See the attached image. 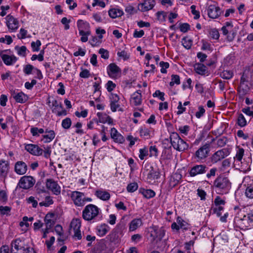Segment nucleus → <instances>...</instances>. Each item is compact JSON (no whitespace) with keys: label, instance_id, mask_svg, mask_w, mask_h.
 Masks as SVG:
<instances>
[{"label":"nucleus","instance_id":"obj_2","mask_svg":"<svg viewBox=\"0 0 253 253\" xmlns=\"http://www.w3.org/2000/svg\"><path fill=\"white\" fill-rule=\"evenodd\" d=\"M100 209L95 205L89 204L85 207L82 212L83 219L87 221L95 220L99 215Z\"/></svg>","mask_w":253,"mask_h":253},{"label":"nucleus","instance_id":"obj_46","mask_svg":"<svg viewBox=\"0 0 253 253\" xmlns=\"http://www.w3.org/2000/svg\"><path fill=\"white\" fill-rule=\"evenodd\" d=\"M41 42L40 40H38L36 42H31V47L33 51H38L40 50V47L41 45Z\"/></svg>","mask_w":253,"mask_h":253},{"label":"nucleus","instance_id":"obj_35","mask_svg":"<svg viewBox=\"0 0 253 253\" xmlns=\"http://www.w3.org/2000/svg\"><path fill=\"white\" fill-rule=\"evenodd\" d=\"M81 226V221L79 218L73 219L71 223L70 227L73 231L78 230L80 229Z\"/></svg>","mask_w":253,"mask_h":253},{"label":"nucleus","instance_id":"obj_23","mask_svg":"<svg viewBox=\"0 0 253 253\" xmlns=\"http://www.w3.org/2000/svg\"><path fill=\"white\" fill-rule=\"evenodd\" d=\"M95 195L102 201H108L110 198V194L106 191L97 190L95 191Z\"/></svg>","mask_w":253,"mask_h":253},{"label":"nucleus","instance_id":"obj_24","mask_svg":"<svg viewBox=\"0 0 253 253\" xmlns=\"http://www.w3.org/2000/svg\"><path fill=\"white\" fill-rule=\"evenodd\" d=\"M23 245V242L20 239H16L12 241L11 244V252L13 253H16L14 252V249L17 252L19 251L20 249L24 247Z\"/></svg>","mask_w":253,"mask_h":253},{"label":"nucleus","instance_id":"obj_29","mask_svg":"<svg viewBox=\"0 0 253 253\" xmlns=\"http://www.w3.org/2000/svg\"><path fill=\"white\" fill-rule=\"evenodd\" d=\"M109 230L110 227L108 225L105 224H101L96 227L97 234L100 236H103L105 235Z\"/></svg>","mask_w":253,"mask_h":253},{"label":"nucleus","instance_id":"obj_57","mask_svg":"<svg viewBox=\"0 0 253 253\" xmlns=\"http://www.w3.org/2000/svg\"><path fill=\"white\" fill-rule=\"evenodd\" d=\"M18 253H36L33 248L25 247L17 252Z\"/></svg>","mask_w":253,"mask_h":253},{"label":"nucleus","instance_id":"obj_18","mask_svg":"<svg viewBox=\"0 0 253 253\" xmlns=\"http://www.w3.org/2000/svg\"><path fill=\"white\" fill-rule=\"evenodd\" d=\"M253 81V72L250 69L245 70L241 77L240 84H243L245 82L251 83Z\"/></svg>","mask_w":253,"mask_h":253},{"label":"nucleus","instance_id":"obj_61","mask_svg":"<svg viewBox=\"0 0 253 253\" xmlns=\"http://www.w3.org/2000/svg\"><path fill=\"white\" fill-rule=\"evenodd\" d=\"M160 65L161 67V72L163 74L166 73V69L169 67V63L162 61L160 63Z\"/></svg>","mask_w":253,"mask_h":253},{"label":"nucleus","instance_id":"obj_1","mask_svg":"<svg viewBox=\"0 0 253 253\" xmlns=\"http://www.w3.org/2000/svg\"><path fill=\"white\" fill-rule=\"evenodd\" d=\"M213 186L215 192L222 195L228 193L231 188V182L227 177L219 176L214 181Z\"/></svg>","mask_w":253,"mask_h":253},{"label":"nucleus","instance_id":"obj_53","mask_svg":"<svg viewBox=\"0 0 253 253\" xmlns=\"http://www.w3.org/2000/svg\"><path fill=\"white\" fill-rule=\"evenodd\" d=\"M190 8L191 9V13L194 16V18L195 19H198L200 18V12L196 10V6L192 5L191 6Z\"/></svg>","mask_w":253,"mask_h":253},{"label":"nucleus","instance_id":"obj_16","mask_svg":"<svg viewBox=\"0 0 253 253\" xmlns=\"http://www.w3.org/2000/svg\"><path fill=\"white\" fill-rule=\"evenodd\" d=\"M6 25L8 29L15 31L18 28L19 23L13 16L8 15L6 16Z\"/></svg>","mask_w":253,"mask_h":253},{"label":"nucleus","instance_id":"obj_58","mask_svg":"<svg viewBox=\"0 0 253 253\" xmlns=\"http://www.w3.org/2000/svg\"><path fill=\"white\" fill-rule=\"evenodd\" d=\"M35 68H34L32 65L28 64L25 66L23 71L25 74L29 75L32 73V72L33 70L35 71Z\"/></svg>","mask_w":253,"mask_h":253},{"label":"nucleus","instance_id":"obj_30","mask_svg":"<svg viewBox=\"0 0 253 253\" xmlns=\"http://www.w3.org/2000/svg\"><path fill=\"white\" fill-rule=\"evenodd\" d=\"M142 224V220L140 218H135L129 223V229L130 231H134Z\"/></svg>","mask_w":253,"mask_h":253},{"label":"nucleus","instance_id":"obj_14","mask_svg":"<svg viewBox=\"0 0 253 253\" xmlns=\"http://www.w3.org/2000/svg\"><path fill=\"white\" fill-rule=\"evenodd\" d=\"M155 4V0H144L143 2L138 4V9L142 12L147 11L152 9Z\"/></svg>","mask_w":253,"mask_h":253},{"label":"nucleus","instance_id":"obj_4","mask_svg":"<svg viewBox=\"0 0 253 253\" xmlns=\"http://www.w3.org/2000/svg\"><path fill=\"white\" fill-rule=\"evenodd\" d=\"M70 197L74 205L77 207H83L86 202L92 201L91 198L85 197L84 193L77 191H73Z\"/></svg>","mask_w":253,"mask_h":253},{"label":"nucleus","instance_id":"obj_59","mask_svg":"<svg viewBox=\"0 0 253 253\" xmlns=\"http://www.w3.org/2000/svg\"><path fill=\"white\" fill-rule=\"evenodd\" d=\"M214 204L216 206L224 205L225 201L219 196H216L214 199Z\"/></svg>","mask_w":253,"mask_h":253},{"label":"nucleus","instance_id":"obj_27","mask_svg":"<svg viewBox=\"0 0 253 253\" xmlns=\"http://www.w3.org/2000/svg\"><path fill=\"white\" fill-rule=\"evenodd\" d=\"M194 69L197 74L201 75H205L208 72L207 67L202 63L195 64Z\"/></svg>","mask_w":253,"mask_h":253},{"label":"nucleus","instance_id":"obj_7","mask_svg":"<svg viewBox=\"0 0 253 253\" xmlns=\"http://www.w3.org/2000/svg\"><path fill=\"white\" fill-rule=\"evenodd\" d=\"M230 152L227 149L218 150L212 155L210 158L212 164L217 163L228 156Z\"/></svg>","mask_w":253,"mask_h":253},{"label":"nucleus","instance_id":"obj_52","mask_svg":"<svg viewBox=\"0 0 253 253\" xmlns=\"http://www.w3.org/2000/svg\"><path fill=\"white\" fill-rule=\"evenodd\" d=\"M138 188V185L137 183L133 182L130 183L127 186V190L129 192H133L136 191Z\"/></svg>","mask_w":253,"mask_h":253},{"label":"nucleus","instance_id":"obj_50","mask_svg":"<svg viewBox=\"0 0 253 253\" xmlns=\"http://www.w3.org/2000/svg\"><path fill=\"white\" fill-rule=\"evenodd\" d=\"M210 36L213 39L217 40L219 37V34L216 29H211L210 31Z\"/></svg>","mask_w":253,"mask_h":253},{"label":"nucleus","instance_id":"obj_3","mask_svg":"<svg viewBox=\"0 0 253 253\" xmlns=\"http://www.w3.org/2000/svg\"><path fill=\"white\" fill-rule=\"evenodd\" d=\"M170 140L173 148L178 151H184L189 147L188 144L176 132H173L170 134Z\"/></svg>","mask_w":253,"mask_h":253},{"label":"nucleus","instance_id":"obj_5","mask_svg":"<svg viewBox=\"0 0 253 253\" xmlns=\"http://www.w3.org/2000/svg\"><path fill=\"white\" fill-rule=\"evenodd\" d=\"M210 145L206 143L201 146L194 153V158L198 162L204 160L209 155Z\"/></svg>","mask_w":253,"mask_h":253},{"label":"nucleus","instance_id":"obj_31","mask_svg":"<svg viewBox=\"0 0 253 253\" xmlns=\"http://www.w3.org/2000/svg\"><path fill=\"white\" fill-rule=\"evenodd\" d=\"M108 14L112 18H116L122 16L124 14V12L120 9L112 8L109 10Z\"/></svg>","mask_w":253,"mask_h":253},{"label":"nucleus","instance_id":"obj_55","mask_svg":"<svg viewBox=\"0 0 253 253\" xmlns=\"http://www.w3.org/2000/svg\"><path fill=\"white\" fill-rule=\"evenodd\" d=\"M125 11L129 14H133L137 12V10L133 6L128 5L125 7Z\"/></svg>","mask_w":253,"mask_h":253},{"label":"nucleus","instance_id":"obj_28","mask_svg":"<svg viewBox=\"0 0 253 253\" xmlns=\"http://www.w3.org/2000/svg\"><path fill=\"white\" fill-rule=\"evenodd\" d=\"M13 98L17 102L20 103H23L28 99V96L22 92L14 94Z\"/></svg>","mask_w":253,"mask_h":253},{"label":"nucleus","instance_id":"obj_10","mask_svg":"<svg viewBox=\"0 0 253 253\" xmlns=\"http://www.w3.org/2000/svg\"><path fill=\"white\" fill-rule=\"evenodd\" d=\"M35 180L31 176H24L21 178L18 184L20 188L28 189L32 187L35 184Z\"/></svg>","mask_w":253,"mask_h":253},{"label":"nucleus","instance_id":"obj_13","mask_svg":"<svg viewBox=\"0 0 253 253\" xmlns=\"http://www.w3.org/2000/svg\"><path fill=\"white\" fill-rule=\"evenodd\" d=\"M208 167L205 165H197L190 169L189 174L191 176L194 177L206 173Z\"/></svg>","mask_w":253,"mask_h":253},{"label":"nucleus","instance_id":"obj_12","mask_svg":"<svg viewBox=\"0 0 253 253\" xmlns=\"http://www.w3.org/2000/svg\"><path fill=\"white\" fill-rule=\"evenodd\" d=\"M208 16L212 19L217 18L221 14L220 8L215 4L209 5L207 8Z\"/></svg>","mask_w":253,"mask_h":253},{"label":"nucleus","instance_id":"obj_44","mask_svg":"<svg viewBox=\"0 0 253 253\" xmlns=\"http://www.w3.org/2000/svg\"><path fill=\"white\" fill-rule=\"evenodd\" d=\"M53 203V201L50 196H46L45 201L40 202L39 205L40 206L48 207Z\"/></svg>","mask_w":253,"mask_h":253},{"label":"nucleus","instance_id":"obj_19","mask_svg":"<svg viewBox=\"0 0 253 253\" xmlns=\"http://www.w3.org/2000/svg\"><path fill=\"white\" fill-rule=\"evenodd\" d=\"M27 170V165L22 161H18L15 165V171L19 175L25 174Z\"/></svg>","mask_w":253,"mask_h":253},{"label":"nucleus","instance_id":"obj_62","mask_svg":"<svg viewBox=\"0 0 253 253\" xmlns=\"http://www.w3.org/2000/svg\"><path fill=\"white\" fill-rule=\"evenodd\" d=\"M148 155V150L146 148H144L142 149H140L139 150V158L140 160H142L144 159L145 157H146Z\"/></svg>","mask_w":253,"mask_h":253},{"label":"nucleus","instance_id":"obj_64","mask_svg":"<svg viewBox=\"0 0 253 253\" xmlns=\"http://www.w3.org/2000/svg\"><path fill=\"white\" fill-rule=\"evenodd\" d=\"M227 143V139L225 137L220 138L217 140V145L218 147H222L224 146Z\"/></svg>","mask_w":253,"mask_h":253},{"label":"nucleus","instance_id":"obj_54","mask_svg":"<svg viewBox=\"0 0 253 253\" xmlns=\"http://www.w3.org/2000/svg\"><path fill=\"white\" fill-rule=\"evenodd\" d=\"M77 26L79 30H83L85 27H88L89 24L86 22H84L82 20H79L77 22Z\"/></svg>","mask_w":253,"mask_h":253},{"label":"nucleus","instance_id":"obj_6","mask_svg":"<svg viewBox=\"0 0 253 253\" xmlns=\"http://www.w3.org/2000/svg\"><path fill=\"white\" fill-rule=\"evenodd\" d=\"M235 219L243 227H248L249 226V223L253 222V210H250L249 212L243 216H240L239 213H237Z\"/></svg>","mask_w":253,"mask_h":253},{"label":"nucleus","instance_id":"obj_49","mask_svg":"<svg viewBox=\"0 0 253 253\" xmlns=\"http://www.w3.org/2000/svg\"><path fill=\"white\" fill-rule=\"evenodd\" d=\"M246 196L250 199H253V185H250L247 187L245 192Z\"/></svg>","mask_w":253,"mask_h":253},{"label":"nucleus","instance_id":"obj_36","mask_svg":"<svg viewBox=\"0 0 253 253\" xmlns=\"http://www.w3.org/2000/svg\"><path fill=\"white\" fill-rule=\"evenodd\" d=\"M8 169L7 163L5 161H0V173L1 175L6 173Z\"/></svg>","mask_w":253,"mask_h":253},{"label":"nucleus","instance_id":"obj_20","mask_svg":"<svg viewBox=\"0 0 253 253\" xmlns=\"http://www.w3.org/2000/svg\"><path fill=\"white\" fill-rule=\"evenodd\" d=\"M142 102V95L140 90L134 92L130 98V103L134 106H138Z\"/></svg>","mask_w":253,"mask_h":253},{"label":"nucleus","instance_id":"obj_32","mask_svg":"<svg viewBox=\"0 0 253 253\" xmlns=\"http://www.w3.org/2000/svg\"><path fill=\"white\" fill-rule=\"evenodd\" d=\"M140 134L141 137L145 139H148L153 136V133L149 128L144 127L140 130Z\"/></svg>","mask_w":253,"mask_h":253},{"label":"nucleus","instance_id":"obj_38","mask_svg":"<svg viewBox=\"0 0 253 253\" xmlns=\"http://www.w3.org/2000/svg\"><path fill=\"white\" fill-rule=\"evenodd\" d=\"M79 34L82 36L81 38V41L85 42H86L88 40L87 36L90 34V31L84 32V30H80L79 31Z\"/></svg>","mask_w":253,"mask_h":253},{"label":"nucleus","instance_id":"obj_9","mask_svg":"<svg viewBox=\"0 0 253 253\" xmlns=\"http://www.w3.org/2000/svg\"><path fill=\"white\" fill-rule=\"evenodd\" d=\"M107 71L108 76L112 79H116L121 76V69L115 63L110 64Z\"/></svg>","mask_w":253,"mask_h":253},{"label":"nucleus","instance_id":"obj_41","mask_svg":"<svg viewBox=\"0 0 253 253\" xmlns=\"http://www.w3.org/2000/svg\"><path fill=\"white\" fill-rule=\"evenodd\" d=\"M15 49L16 50L17 54L22 56H26V52L27 50V48L25 46H22L19 47L18 46H16L15 47Z\"/></svg>","mask_w":253,"mask_h":253},{"label":"nucleus","instance_id":"obj_42","mask_svg":"<svg viewBox=\"0 0 253 253\" xmlns=\"http://www.w3.org/2000/svg\"><path fill=\"white\" fill-rule=\"evenodd\" d=\"M237 124L241 127H244L247 125V121L243 114H240L237 119Z\"/></svg>","mask_w":253,"mask_h":253},{"label":"nucleus","instance_id":"obj_11","mask_svg":"<svg viewBox=\"0 0 253 253\" xmlns=\"http://www.w3.org/2000/svg\"><path fill=\"white\" fill-rule=\"evenodd\" d=\"M45 185L47 189L50 190L53 194L58 195L60 194V186L59 185L57 182L53 179H47L46 180Z\"/></svg>","mask_w":253,"mask_h":253},{"label":"nucleus","instance_id":"obj_60","mask_svg":"<svg viewBox=\"0 0 253 253\" xmlns=\"http://www.w3.org/2000/svg\"><path fill=\"white\" fill-rule=\"evenodd\" d=\"M11 208L8 206H0V212L2 215H7L10 212Z\"/></svg>","mask_w":253,"mask_h":253},{"label":"nucleus","instance_id":"obj_47","mask_svg":"<svg viewBox=\"0 0 253 253\" xmlns=\"http://www.w3.org/2000/svg\"><path fill=\"white\" fill-rule=\"evenodd\" d=\"M180 83L179 76L177 75H172L171 76V81L169 83V85L172 86L174 85V84H179Z\"/></svg>","mask_w":253,"mask_h":253},{"label":"nucleus","instance_id":"obj_48","mask_svg":"<svg viewBox=\"0 0 253 253\" xmlns=\"http://www.w3.org/2000/svg\"><path fill=\"white\" fill-rule=\"evenodd\" d=\"M72 124L71 120L69 118H66L62 122V126L65 129H69Z\"/></svg>","mask_w":253,"mask_h":253},{"label":"nucleus","instance_id":"obj_22","mask_svg":"<svg viewBox=\"0 0 253 253\" xmlns=\"http://www.w3.org/2000/svg\"><path fill=\"white\" fill-rule=\"evenodd\" d=\"M44 222L46 228L47 229H51L55 223L54 220V214L52 213H47L44 217Z\"/></svg>","mask_w":253,"mask_h":253},{"label":"nucleus","instance_id":"obj_45","mask_svg":"<svg viewBox=\"0 0 253 253\" xmlns=\"http://www.w3.org/2000/svg\"><path fill=\"white\" fill-rule=\"evenodd\" d=\"M142 194L145 198L147 199H150L155 196V193L152 190L147 189L144 190V191L142 192Z\"/></svg>","mask_w":253,"mask_h":253},{"label":"nucleus","instance_id":"obj_21","mask_svg":"<svg viewBox=\"0 0 253 253\" xmlns=\"http://www.w3.org/2000/svg\"><path fill=\"white\" fill-rule=\"evenodd\" d=\"M110 134L111 138H113L116 142L123 143L125 141L124 137L119 133L114 127L111 128Z\"/></svg>","mask_w":253,"mask_h":253},{"label":"nucleus","instance_id":"obj_25","mask_svg":"<svg viewBox=\"0 0 253 253\" xmlns=\"http://www.w3.org/2000/svg\"><path fill=\"white\" fill-rule=\"evenodd\" d=\"M97 116L99 118L98 122L101 123L105 124L108 123L109 124H112L113 123V120L110 116L106 114L98 112L97 114Z\"/></svg>","mask_w":253,"mask_h":253},{"label":"nucleus","instance_id":"obj_51","mask_svg":"<svg viewBox=\"0 0 253 253\" xmlns=\"http://www.w3.org/2000/svg\"><path fill=\"white\" fill-rule=\"evenodd\" d=\"M150 157H157L158 155V150L155 146H151L149 148Z\"/></svg>","mask_w":253,"mask_h":253},{"label":"nucleus","instance_id":"obj_15","mask_svg":"<svg viewBox=\"0 0 253 253\" xmlns=\"http://www.w3.org/2000/svg\"><path fill=\"white\" fill-rule=\"evenodd\" d=\"M25 148L30 153L36 156L41 155L43 152L42 149L40 148L38 145L35 144H27L26 145Z\"/></svg>","mask_w":253,"mask_h":253},{"label":"nucleus","instance_id":"obj_39","mask_svg":"<svg viewBox=\"0 0 253 253\" xmlns=\"http://www.w3.org/2000/svg\"><path fill=\"white\" fill-rule=\"evenodd\" d=\"M182 43L183 46L186 49H190L192 44V41L190 39L184 37L182 40Z\"/></svg>","mask_w":253,"mask_h":253},{"label":"nucleus","instance_id":"obj_33","mask_svg":"<svg viewBox=\"0 0 253 253\" xmlns=\"http://www.w3.org/2000/svg\"><path fill=\"white\" fill-rule=\"evenodd\" d=\"M176 222L179 224V229L186 231L190 228V225L180 216L177 217Z\"/></svg>","mask_w":253,"mask_h":253},{"label":"nucleus","instance_id":"obj_17","mask_svg":"<svg viewBox=\"0 0 253 253\" xmlns=\"http://www.w3.org/2000/svg\"><path fill=\"white\" fill-rule=\"evenodd\" d=\"M0 56L4 63L6 65H11L15 63L17 60L16 57L14 55H8L4 53V51L0 52Z\"/></svg>","mask_w":253,"mask_h":253},{"label":"nucleus","instance_id":"obj_56","mask_svg":"<svg viewBox=\"0 0 253 253\" xmlns=\"http://www.w3.org/2000/svg\"><path fill=\"white\" fill-rule=\"evenodd\" d=\"M156 15H157V19L159 21H160L161 22L165 21V18L166 17V12H165L164 11H158V12H157Z\"/></svg>","mask_w":253,"mask_h":253},{"label":"nucleus","instance_id":"obj_40","mask_svg":"<svg viewBox=\"0 0 253 253\" xmlns=\"http://www.w3.org/2000/svg\"><path fill=\"white\" fill-rule=\"evenodd\" d=\"M233 75V72L229 70H224L222 73H220V77L226 80H229L232 78Z\"/></svg>","mask_w":253,"mask_h":253},{"label":"nucleus","instance_id":"obj_37","mask_svg":"<svg viewBox=\"0 0 253 253\" xmlns=\"http://www.w3.org/2000/svg\"><path fill=\"white\" fill-rule=\"evenodd\" d=\"M244 149L242 148H240L239 146L236 147V154L234 159H236L238 161H241L244 155Z\"/></svg>","mask_w":253,"mask_h":253},{"label":"nucleus","instance_id":"obj_63","mask_svg":"<svg viewBox=\"0 0 253 253\" xmlns=\"http://www.w3.org/2000/svg\"><path fill=\"white\" fill-rule=\"evenodd\" d=\"M99 53L101 54L102 58L105 59L109 58V52L107 50L104 48H100L99 50Z\"/></svg>","mask_w":253,"mask_h":253},{"label":"nucleus","instance_id":"obj_8","mask_svg":"<svg viewBox=\"0 0 253 253\" xmlns=\"http://www.w3.org/2000/svg\"><path fill=\"white\" fill-rule=\"evenodd\" d=\"M150 229H152L150 236L154 240L161 241L165 235L166 230L163 227L159 228L157 226L152 225Z\"/></svg>","mask_w":253,"mask_h":253},{"label":"nucleus","instance_id":"obj_26","mask_svg":"<svg viewBox=\"0 0 253 253\" xmlns=\"http://www.w3.org/2000/svg\"><path fill=\"white\" fill-rule=\"evenodd\" d=\"M55 134L53 130L46 129L45 134L43 135L42 140L44 143L51 141L55 137Z\"/></svg>","mask_w":253,"mask_h":253},{"label":"nucleus","instance_id":"obj_43","mask_svg":"<svg viewBox=\"0 0 253 253\" xmlns=\"http://www.w3.org/2000/svg\"><path fill=\"white\" fill-rule=\"evenodd\" d=\"M159 171L154 169L151 170L148 175V177L152 180L158 179L160 175Z\"/></svg>","mask_w":253,"mask_h":253},{"label":"nucleus","instance_id":"obj_34","mask_svg":"<svg viewBox=\"0 0 253 253\" xmlns=\"http://www.w3.org/2000/svg\"><path fill=\"white\" fill-rule=\"evenodd\" d=\"M181 175L178 173H174L171 176L170 179V185L172 187H174L178 184L179 180L181 179Z\"/></svg>","mask_w":253,"mask_h":253}]
</instances>
